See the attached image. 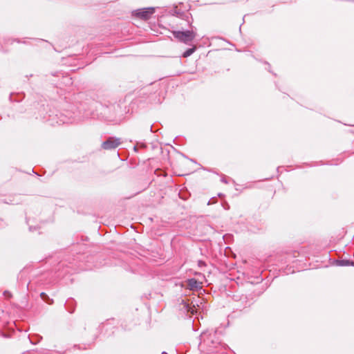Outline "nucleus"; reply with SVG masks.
Segmentation results:
<instances>
[{
  "instance_id": "obj_1",
  "label": "nucleus",
  "mask_w": 354,
  "mask_h": 354,
  "mask_svg": "<svg viewBox=\"0 0 354 354\" xmlns=\"http://www.w3.org/2000/svg\"><path fill=\"white\" fill-rule=\"evenodd\" d=\"M155 11L156 8L149 7L146 8L137 9L132 12V15L138 19L147 20L151 18Z\"/></svg>"
},
{
  "instance_id": "obj_2",
  "label": "nucleus",
  "mask_w": 354,
  "mask_h": 354,
  "mask_svg": "<svg viewBox=\"0 0 354 354\" xmlns=\"http://www.w3.org/2000/svg\"><path fill=\"white\" fill-rule=\"evenodd\" d=\"M174 36L180 41L187 43L193 40L195 37V33L193 31H174L173 32Z\"/></svg>"
},
{
  "instance_id": "obj_3",
  "label": "nucleus",
  "mask_w": 354,
  "mask_h": 354,
  "mask_svg": "<svg viewBox=\"0 0 354 354\" xmlns=\"http://www.w3.org/2000/svg\"><path fill=\"white\" fill-rule=\"evenodd\" d=\"M120 144L119 139L109 138L106 141L104 142L102 147L105 150H110L116 148Z\"/></svg>"
},
{
  "instance_id": "obj_7",
  "label": "nucleus",
  "mask_w": 354,
  "mask_h": 354,
  "mask_svg": "<svg viewBox=\"0 0 354 354\" xmlns=\"http://www.w3.org/2000/svg\"><path fill=\"white\" fill-rule=\"evenodd\" d=\"M41 297H44L45 296V293L42 292V293L41 294Z\"/></svg>"
},
{
  "instance_id": "obj_5",
  "label": "nucleus",
  "mask_w": 354,
  "mask_h": 354,
  "mask_svg": "<svg viewBox=\"0 0 354 354\" xmlns=\"http://www.w3.org/2000/svg\"><path fill=\"white\" fill-rule=\"evenodd\" d=\"M195 50V48H189L187 49L184 53L183 57H187L189 55H191Z\"/></svg>"
},
{
  "instance_id": "obj_4",
  "label": "nucleus",
  "mask_w": 354,
  "mask_h": 354,
  "mask_svg": "<svg viewBox=\"0 0 354 354\" xmlns=\"http://www.w3.org/2000/svg\"><path fill=\"white\" fill-rule=\"evenodd\" d=\"M187 286L192 290L201 288V283L197 281L195 279H190L187 280Z\"/></svg>"
},
{
  "instance_id": "obj_6",
  "label": "nucleus",
  "mask_w": 354,
  "mask_h": 354,
  "mask_svg": "<svg viewBox=\"0 0 354 354\" xmlns=\"http://www.w3.org/2000/svg\"><path fill=\"white\" fill-rule=\"evenodd\" d=\"M3 295H4V297H5L6 298H7V299H10V298H11V297H12V294H11V292H10V291H8V290H5V291L3 292Z\"/></svg>"
}]
</instances>
